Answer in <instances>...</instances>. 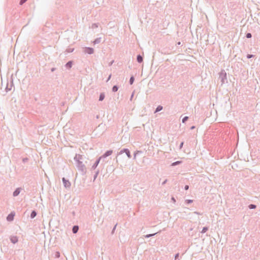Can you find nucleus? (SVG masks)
<instances>
[{
  "label": "nucleus",
  "mask_w": 260,
  "mask_h": 260,
  "mask_svg": "<svg viewBox=\"0 0 260 260\" xmlns=\"http://www.w3.org/2000/svg\"><path fill=\"white\" fill-rule=\"evenodd\" d=\"M56 70V69L55 68H52L51 69V71L52 72H54L55 70Z\"/></svg>",
  "instance_id": "obj_44"
},
{
  "label": "nucleus",
  "mask_w": 260,
  "mask_h": 260,
  "mask_svg": "<svg viewBox=\"0 0 260 260\" xmlns=\"http://www.w3.org/2000/svg\"><path fill=\"white\" fill-rule=\"evenodd\" d=\"M84 52L88 54H92L94 52V49L91 47H85L84 48Z\"/></svg>",
  "instance_id": "obj_5"
},
{
  "label": "nucleus",
  "mask_w": 260,
  "mask_h": 260,
  "mask_svg": "<svg viewBox=\"0 0 260 260\" xmlns=\"http://www.w3.org/2000/svg\"><path fill=\"white\" fill-rule=\"evenodd\" d=\"M219 80H220L221 85L227 82V75L224 70H222L219 74Z\"/></svg>",
  "instance_id": "obj_2"
},
{
  "label": "nucleus",
  "mask_w": 260,
  "mask_h": 260,
  "mask_svg": "<svg viewBox=\"0 0 260 260\" xmlns=\"http://www.w3.org/2000/svg\"><path fill=\"white\" fill-rule=\"evenodd\" d=\"M168 181V180L167 179H166L162 183V185H165Z\"/></svg>",
  "instance_id": "obj_40"
},
{
  "label": "nucleus",
  "mask_w": 260,
  "mask_h": 260,
  "mask_svg": "<svg viewBox=\"0 0 260 260\" xmlns=\"http://www.w3.org/2000/svg\"><path fill=\"white\" fill-rule=\"evenodd\" d=\"M20 191H21V188H20V187L17 188L13 192V196L14 197L18 196L19 194V193H20Z\"/></svg>",
  "instance_id": "obj_9"
},
{
  "label": "nucleus",
  "mask_w": 260,
  "mask_h": 260,
  "mask_svg": "<svg viewBox=\"0 0 260 260\" xmlns=\"http://www.w3.org/2000/svg\"><path fill=\"white\" fill-rule=\"evenodd\" d=\"M137 61L139 63H142L143 61V57L140 54L138 55L137 56Z\"/></svg>",
  "instance_id": "obj_11"
},
{
  "label": "nucleus",
  "mask_w": 260,
  "mask_h": 260,
  "mask_svg": "<svg viewBox=\"0 0 260 260\" xmlns=\"http://www.w3.org/2000/svg\"><path fill=\"white\" fill-rule=\"evenodd\" d=\"M183 144H184V143H183V142H181V143H180V146H179L180 149H181V148H182V147H183Z\"/></svg>",
  "instance_id": "obj_39"
},
{
  "label": "nucleus",
  "mask_w": 260,
  "mask_h": 260,
  "mask_svg": "<svg viewBox=\"0 0 260 260\" xmlns=\"http://www.w3.org/2000/svg\"><path fill=\"white\" fill-rule=\"evenodd\" d=\"M74 48H68L66 50V51L68 53L72 52L74 51Z\"/></svg>",
  "instance_id": "obj_29"
},
{
  "label": "nucleus",
  "mask_w": 260,
  "mask_h": 260,
  "mask_svg": "<svg viewBox=\"0 0 260 260\" xmlns=\"http://www.w3.org/2000/svg\"><path fill=\"white\" fill-rule=\"evenodd\" d=\"M10 240L11 242L13 244L16 243L18 241V238L17 236H11L10 238Z\"/></svg>",
  "instance_id": "obj_8"
},
{
  "label": "nucleus",
  "mask_w": 260,
  "mask_h": 260,
  "mask_svg": "<svg viewBox=\"0 0 260 260\" xmlns=\"http://www.w3.org/2000/svg\"><path fill=\"white\" fill-rule=\"evenodd\" d=\"M142 153V151H136L134 153V159H136V155L139 154V153Z\"/></svg>",
  "instance_id": "obj_23"
},
{
  "label": "nucleus",
  "mask_w": 260,
  "mask_h": 260,
  "mask_svg": "<svg viewBox=\"0 0 260 260\" xmlns=\"http://www.w3.org/2000/svg\"><path fill=\"white\" fill-rule=\"evenodd\" d=\"M113 153V150H109L107 151L103 155H102L100 157H102V158H106L110 155H111Z\"/></svg>",
  "instance_id": "obj_6"
},
{
  "label": "nucleus",
  "mask_w": 260,
  "mask_h": 260,
  "mask_svg": "<svg viewBox=\"0 0 260 260\" xmlns=\"http://www.w3.org/2000/svg\"><path fill=\"white\" fill-rule=\"evenodd\" d=\"M14 215H15L14 213H13L12 212H11L7 217V220L9 221H11L13 220Z\"/></svg>",
  "instance_id": "obj_10"
},
{
  "label": "nucleus",
  "mask_w": 260,
  "mask_h": 260,
  "mask_svg": "<svg viewBox=\"0 0 260 260\" xmlns=\"http://www.w3.org/2000/svg\"><path fill=\"white\" fill-rule=\"evenodd\" d=\"M134 93L133 92L132 95H131V98H130V100L132 101V99L134 96Z\"/></svg>",
  "instance_id": "obj_43"
},
{
  "label": "nucleus",
  "mask_w": 260,
  "mask_h": 260,
  "mask_svg": "<svg viewBox=\"0 0 260 260\" xmlns=\"http://www.w3.org/2000/svg\"><path fill=\"white\" fill-rule=\"evenodd\" d=\"M181 161H176L175 162H173L172 164H171V166H177V165H179L180 164H181Z\"/></svg>",
  "instance_id": "obj_21"
},
{
  "label": "nucleus",
  "mask_w": 260,
  "mask_h": 260,
  "mask_svg": "<svg viewBox=\"0 0 260 260\" xmlns=\"http://www.w3.org/2000/svg\"><path fill=\"white\" fill-rule=\"evenodd\" d=\"M73 61L72 60L69 61L66 64L65 66L67 69H70L72 68L73 66Z\"/></svg>",
  "instance_id": "obj_12"
},
{
  "label": "nucleus",
  "mask_w": 260,
  "mask_h": 260,
  "mask_svg": "<svg viewBox=\"0 0 260 260\" xmlns=\"http://www.w3.org/2000/svg\"><path fill=\"white\" fill-rule=\"evenodd\" d=\"M188 119V116H185L182 118V123H185Z\"/></svg>",
  "instance_id": "obj_27"
},
{
  "label": "nucleus",
  "mask_w": 260,
  "mask_h": 260,
  "mask_svg": "<svg viewBox=\"0 0 260 260\" xmlns=\"http://www.w3.org/2000/svg\"><path fill=\"white\" fill-rule=\"evenodd\" d=\"M102 159V157H99L95 161L94 164L91 167V169L94 170L98 167V165L100 163V160Z\"/></svg>",
  "instance_id": "obj_7"
},
{
  "label": "nucleus",
  "mask_w": 260,
  "mask_h": 260,
  "mask_svg": "<svg viewBox=\"0 0 260 260\" xmlns=\"http://www.w3.org/2000/svg\"><path fill=\"white\" fill-rule=\"evenodd\" d=\"M116 225H117V224H116V225L114 226V227L113 228V230H112V233H114V231H115V229H116Z\"/></svg>",
  "instance_id": "obj_42"
},
{
  "label": "nucleus",
  "mask_w": 260,
  "mask_h": 260,
  "mask_svg": "<svg viewBox=\"0 0 260 260\" xmlns=\"http://www.w3.org/2000/svg\"><path fill=\"white\" fill-rule=\"evenodd\" d=\"M11 87H9L8 85H7L6 88V90L7 91H10L11 90V87H12V85H11L10 86Z\"/></svg>",
  "instance_id": "obj_32"
},
{
  "label": "nucleus",
  "mask_w": 260,
  "mask_h": 260,
  "mask_svg": "<svg viewBox=\"0 0 260 260\" xmlns=\"http://www.w3.org/2000/svg\"><path fill=\"white\" fill-rule=\"evenodd\" d=\"M118 86L117 85H114L112 87V91L113 92H116L118 90Z\"/></svg>",
  "instance_id": "obj_18"
},
{
  "label": "nucleus",
  "mask_w": 260,
  "mask_h": 260,
  "mask_svg": "<svg viewBox=\"0 0 260 260\" xmlns=\"http://www.w3.org/2000/svg\"><path fill=\"white\" fill-rule=\"evenodd\" d=\"M254 57V55H252V54H247V58H248V59H250L251 58H252Z\"/></svg>",
  "instance_id": "obj_34"
},
{
  "label": "nucleus",
  "mask_w": 260,
  "mask_h": 260,
  "mask_svg": "<svg viewBox=\"0 0 260 260\" xmlns=\"http://www.w3.org/2000/svg\"><path fill=\"white\" fill-rule=\"evenodd\" d=\"M156 234H157V233H154V234H147V235H145L144 237L146 238H150L151 237H152V236L155 235Z\"/></svg>",
  "instance_id": "obj_20"
},
{
  "label": "nucleus",
  "mask_w": 260,
  "mask_h": 260,
  "mask_svg": "<svg viewBox=\"0 0 260 260\" xmlns=\"http://www.w3.org/2000/svg\"><path fill=\"white\" fill-rule=\"evenodd\" d=\"M101 38H98L93 42L94 44H99L101 42Z\"/></svg>",
  "instance_id": "obj_16"
},
{
  "label": "nucleus",
  "mask_w": 260,
  "mask_h": 260,
  "mask_svg": "<svg viewBox=\"0 0 260 260\" xmlns=\"http://www.w3.org/2000/svg\"><path fill=\"white\" fill-rule=\"evenodd\" d=\"M135 81V78L133 76H132L129 79V83L130 85H132Z\"/></svg>",
  "instance_id": "obj_17"
},
{
  "label": "nucleus",
  "mask_w": 260,
  "mask_h": 260,
  "mask_svg": "<svg viewBox=\"0 0 260 260\" xmlns=\"http://www.w3.org/2000/svg\"><path fill=\"white\" fill-rule=\"evenodd\" d=\"M193 202V200H185V203L187 204H190L191 203Z\"/></svg>",
  "instance_id": "obj_31"
},
{
  "label": "nucleus",
  "mask_w": 260,
  "mask_h": 260,
  "mask_svg": "<svg viewBox=\"0 0 260 260\" xmlns=\"http://www.w3.org/2000/svg\"><path fill=\"white\" fill-rule=\"evenodd\" d=\"M162 109V107L161 106H158L155 109V112H158L161 111Z\"/></svg>",
  "instance_id": "obj_19"
},
{
  "label": "nucleus",
  "mask_w": 260,
  "mask_h": 260,
  "mask_svg": "<svg viewBox=\"0 0 260 260\" xmlns=\"http://www.w3.org/2000/svg\"><path fill=\"white\" fill-rule=\"evenodd\" d=\"M195 128V126H192L191 127H190V129H193Z\"/></svg>",
  "instance_id": "obj_46"
},
{
  "label": "nucleus",
  "mask_w": 260,
  "mask_h": 260,
  "mask_svg": "<svg viewBox=\"0 0 260 260\" xmlns=\"http://www.w3.org/2000/svg\"><path fill=\"white\" fill-rule=\"evenodd\" d=\"M27 0H20L19 2V4L20 5H23L24 3H25Z\"/></svg>",
  "instance_id": "obj_33"
},
{
  "label": "nucleus",
  "mask_w": 260,
  "mask_h": 260,
  "mask_svg": "<svg viewBox=\"0 0 260 260\" xmlns=\"http://www.w3.org/2000/svg\"><path fill=\"white\" fill-rule=\"evenodd\" d=\"M156 2H157L155 0H149V3L153 5H155Z\"/></svg>",
  "instance_id": "obj_26"
},
{
  "label": "nucleus",
  "mask_w": 260,
  "mask_h": 260,
  "mask_svg": "<svg viewBox=\"0 0 260 260\" xmlns=\"http://www.w3.org/2000/svg\"><path fill=\"white\" fill-rule=\"evenodd\" d=\"M256 207V206L254 204H250L249 206H248V208L250 209H255Z\"/></svg>",
  "instance_id": "obj_22"
},
{
  "label": "nucleus",
  "mask_w": 260,
  "mask_h": 260,
  "mask_svg": "<svg viewBox=\"0 0 260 260\" xmlns=\"http://www.w3.org/2000/svg\"><path fill=\"white\" fill-rule=\"evenodd\" d=\"M111 75H110L109 76V77H108V79H107V81H108V80H110V79L111 78Z\"/></svg>",
  "instance_id": "obj_45"
},
{
  "label": "nucleus",
  "mask_w": 260,
  "mask_h": 260,
  "mask_svg": "<svg viewBox=\"0 0 260 260\" xmlns=\"http://www.w3.org/2000/svg\"><path fill=\"white\" fill-rule=\"evenodd\" d=\"M185 190H187L189 189V186L188 185H186L184 186Z\"/></svg>",
  "instance_id": "obj_38"
},
{
  "label": "nucleus",
  "mask_w": 260,
  "mask_h": 260,
  "mask_svg": "<svg viewBox=\"0 0 260 260\" xmlns=\"http://www.w3.org/2000/svg\"><path fill=\"white\" fill-rule=\"evenodd\" d=\"M171 200L174 203L176 202V200L175 199L174 197H172Z\"/></svg>",
  "instance_id": "obj_41"
},
{
  "label": "nucleus",
  "mask_w": 260,
  "mask_h": 260,
  "mask_svg": "<svg viewBox=\"0 0 260 260\" xmlns=\"http://www.w3.org/2000/svg\"><path fill=\"white\" fill-rule=\"evenodd\" d=\"M37 215V213L35 210H32L30 214V218L31 219L34 218Z\"/></svg>",
  "instance_id": "obj_14"
},
{
  "label": "nucleus",
  "mask_w": 260,
  "mask_h": 260,
  "mask_svg": "<svg viewBox=\"0 0 260 260\" xmlns=\"http://www.w3.org/2000/svg\"><path fill=\"white\" fill-rule=\"evenodd\" d=\"M55 257L56 258H59L60 257V253L58 251L55 252Z\"/></svg>",
  "instance_id": "obj_30"
},
{
  "label": "nucleus",
  "mask_w": 260,
  "mask_h": 260,
  "mask_svg": "<svg viewBox=\"0 0 260 260\" xmlns=\"http://www.w3.org/2000/svg\"><path fill=\"white\" fill-rule=\"evenodd\" d=\"M246 37L247 38H248V39L251 38L252 37V35H251V33H250V32H248V33H247V34H246Z\"/></svg>",
  "instance_id": "obj_28"
},
{
  "label": "nucleus",
  "mask_w": 260,
  "mask_h": 260,
  "mask_svg": "<svg viewBox=\"0 0 260 260\" xmlns=\"http://www.w3.org/2000/svg\"><path fill=\"white\" fill-rule=\"evenodd\" d=\"M62 182H63V185L64 186L66 187V188H70L71 187V183L70 182L66 179L64 177H63L62 178Z\"/></svg>",
  "instance_id": "obj_4"
},
{
  "label": "nucleus",
  "mask_w": 260,
  "mask_h": 260,
  "mask_svg": "<svg viewBox=\"0 0 260 260\" xmlns=\"http://www.w3.org/2000/svg\"><path fill=\"white\" fill-rule=\"evenodd\" d=\"M79 230V226L78 225H74L72 228V232L74 234H76Z\"/></svg>",
  "instance_id": "obj_13"
},
{
  "label": "nucleus",
  "mask_w": 260,
  "mask_h": 260,
  "mask_svg": "<svg viewBox=\"0 0 260 260\" xmlns=\"http://www.w3.org/2000/svg\"><path fill=\"white\" fill-rule=\"evenodd\" d=\"M208 230V228L207 226H205L203 228L202 231H201L202 233H205Z\"/></svg>",
  "instance_id": "obj_24"
},
{
  "label": "nucleus",
  "mask_w": 260,
  "mask_h": 260,
  "mask_svg": "<svg viewBox=\"0 0 260 260\" xmlns=\"http://www.w3.org/2000/svg\"><path fill=\"white\" fill-rule=\"evenodd\" d=\"M28 160V159L27 157H25V158H23L22 161L23 162H25L27 161Z\"/></svg>",
  "instance_id": "obj_37"
},
{
  "label": "nucleus",
  "mask_w": 260,
  "mask_h": 260,
  "mask_svg": "<svg viewBox=\"0 0 260 260\" xmlns=\"http://www.w3.org/2000/svg\"><path fill=\"white\" fill-rule=\"evenodd\" d=\"M125 153V154L127 155L128 158H131L132 157V155L130 152V151L127 148H124L122 150H121L119 152H118L117 155H120L122 154V153Z\"/></svg>",
  "instance_id": "obj_3"
},
{
  "label": "nucleus",
  "mask_w": 260,
  "mask_h": 260,
  "mask_svg": "<svg viewBox=\"0 0 260 260\" xmlns=\"http://www.w3.org/2000/svg\"><path fill=\"white\" fill-rule=\"evenodd\" d=\"M181 42H178L177 43V45H181Z\"/></svg>",
  "instance_id": "obj_47"
},
{
  "label": "nucleus",
  "mask_w": 260,
  "mask_h": 260,
  "mask_svg": "<svg viewBox=\"0 0 260 260\" xmlns=\"http://www.w3.org/2000/svg\"><path fill=\"white\" fill-rule=\"evenodd\" d=\"M99 170H98V171H96L95 174L94 175V176H93V181L96 179V178H97V176L99 175Z\"/></svg>",
  "instance_id": "obj_25"
},
{
  "label": "nucleus",
  "mask_w": 260,
  "mask_h": 260,
  "mask_svg": "<svg viewBox=\"0 0 260 260\" xmlns=\"http://www.w3.org/2000/svg\"><path fill=\"white\" fill-rule=\"evenodd\" d=\"M98 27V24H96V23H93V24H92V27L93 28H97Z\"/></svg>",
  "instance_id": "obj_35"
},
{
  "label": "nucleus",
  "mask_w": 260,
  "mask_h": 260,
  "mask_svg": "<svg viewBox=\"0 0 260 260\" xmlns=\"http://www.w3.org/2000/svg\"><path fill=\"white\" fill-rule=\"evenodd\" d=\"M72 214H73V215H74V214H75V212H74V211H73V212H72Z\"/></svg>",
  "instance_id": "obj_48"
},
{
  "label": "nucleus",
  "mask_w": 260,
  "mask_h": 260,
  "mask_svg": "<svg viewBox=\"0 0 260 260\" xmlns=\"http://www.w3.org/2000/svg\"><path fill=\"white\" fill-rule=\"evenodd\" d=\"M74 160L76 162V166L78 170L81 172L82 175H85L86 173V168L83 162L84 160L83 156L76 154L74 157Z\"/></svg>",
  "instance_id": "obj_1"
},
{
  "label": "nucleus",
  "mask_w": 260,
  "mask_h": 260,
  "mask_svg": "<svg viewBox=\"0 0 260 260\" xmlns=\"http://www.w3.org/2000/svg\"><path fill=\"white\" fill-rule=\"evenodd\" d=\"M105 95L104 93H103V92L101 93L100 94L99 100L100 101H102L105 99Z\"/></svg>",
  "instance_id": "obj_15"
},
{
  "label": "nucleus",
  "mask_w": 260,
  "mask_h": 260,
  "mask_svg": "<svg viewBox=\"0 0 260 260\" xmlns=\"http://www.w3.org/2000/svg\"><path fill=\"white\" fill-rule=\"evenodd\" d=\"M179 256V253H176L175 255V260L177 259L178 258Z\"/></svg>",
  "instance_id": "obj_36"
}]
</instances>
